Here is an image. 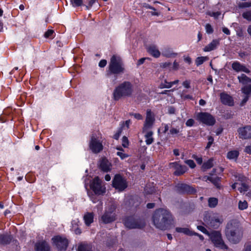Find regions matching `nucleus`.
Returning <instances> with one entry per match:
<instances>
[{
    "instance_id": "nucleus-1",
    "label": "nucleus",
    "mask_w": 251,
    "mask_h": 251,
    "mask_svg": "<svg viewBox=\"0 0 251 251\" xmlns=\"http://www.w3.org/2000/svg\"><path fill=\"white\" fill-rule=\"evenodd\" d=\"M125 72V65L122 58L120 56L113 55L110 59L106 70V76L107 77L112 75L117 76L123 74Z\"/></svg>"
},
{
    "instance_id": "nucleus-2",
    "label": "nucleus",
    "mask_w": 251,
    "mask_h": 251,
    "mask_svg": "<svg viewBox=\"0 0 251 251\" xmlns=\"http://www.w3.org/2000/svg\"><path fill=\"white\" fill-rule=\"evenodd\" d=\"M133 84L128 81H124L117 86L113 92V99L118 101L121 99L131 97L133 93Z\"/></svg>"
},
{
    "instance_id": "nucleus-3",
    "label": "nucleus",
    "mask_w": 251,
    "mask_h": 251,
    "mask_svg": "<svg viewBox=\"0 0 251 251\" xmlns=\"http://www.w3.org/2000/svg\"><path fill=\"white\" fill-rule=\"evenodd\" d=\"M226 234L228 240L231 243L236 244L241 239L243 235L242 229L239 226V222L230 221L226 225Z\"/></svg>"
},
{
    "instance_id": "nucleus-4",
    "label": "nucleus",
    "mask_w": 251,
    "mask_h": 251,
    "mask_svg": "<svg viewBox=\"0 0 251 251\" xmlns=\"http://www.w3.org/2000/svg\"><path fill=\"white\" fill-rule=\"evenodd\" d=\"M196 119L200 122L209 126H212L216 123L215 117L206 112H200L197 113Z\"/></svg>"
},
{
    "instance_id": "nucleus-5",
    "label": "nucleus",
    "mask_w": 251,
    "mask_h": 251,
    "mask_svg": "<svg viewBox=\"0 0 251 251\" xmlns=\"http://www.w3.org/2000/svg\"><path fill=\"white\" fill-rule=\"evenodd\" d=\"M176 191L180 195H193L197 192L193 186L184 183H178L175 186Z\"/></svg>"
},
{
    "instance_id": "nucleus-6",
    "label": "nucleus",
    "mask_w": 251,
    "mask_h": 251,
    "mask_svg": "<svg viewBox=\"0 0 251 251\" xmlns=\"http://www.w3.org/2000/svg\"><path fill=\"white\" fill-rule=\"evenodd\" d=\"M127 182L120 174H117L114 176L112 180V186L119 191H123L127 187Z\"/></svg>"
},
{
    "instance_id": "nucleus-7",
    "label": "nucleus",
    "mask_w": 251,
    "mask_h": 251,
    "mask_svg": "<svg viewBox=\"0 0 251 251\" xmlns=\"http://www.w3.org/2000/svg\"><path fill=\"white\" fill-rule=\"evenodd\" d=\"M172 215L167 208H159L153 212L151 220H172Z\"/></svg>"
},
{
    "instance_id": "nucleus-8",
    "label": "nucleus",
    "mask_w": 251,
    "mask_h": 251,
    "mask_svg": "<svg viewBox=\"0 0 251 251\" xmlns=\"http://www.w3.org/2000/svg\"><path fill=\"white\" fill-rule=\"evenodd\" d=\"M51 240L53 245L59 251H66L69 245L68 240L66 237L60 235L52 237Z\"/></svg>"
},
{
    "instance_id": "nucleus-9",
    "label": "nucleus",
    "mask_w": 251,
    "mask_h": 251,
    "mask_svg": "<svg viewBox=\"0 0 251 251\" xmlns=\"http://www.w3.org/2000/svg\"><path fill=\"white\" fill-rule=\"evenodd\" d=\"M209 235L216 247L224 250L227 249V247L222 239L221 234L219 231H213Z\"/></svg>"
},
{
    "instance_id": "nucleus-10",
    "label": "nucleus",
    "mask_w": 251,
    "mask_h": 251,
    "mask_svg": "<svg viewBox=\"0 0 251 251\" xmlns=\"http://www.w3.org/2000/svg\"><path fill=\"white\" fill-rule=\"evenodd\" d=\"M90 187L96 195H102L105 192V188H102L101 181L99 176L94 178L90 184Z\"/></svg>"
},
{
    "instance_id": "nucleus-11",
    "label": "nucleus",
    "mask_w": 251,
    "mask_h": 251,
    "mask_svg": "<svg viewBox=\"0 0 251 251\" xmlns=\"http://www.w3.org/2000/svg\"><path fill=\"white\" fill-rule=\"evenodd\" d=\"M155 122L154 115L151 109L147 111L146 118L143 127V132L145 133L149 129L151 128Z\"/></svg>"
},
{
    "instance_id": "nucleus-12",
    "label": "nucleus",
    "mask_w": 251,
    "mask_h": 251,
    "mask_svg": "<svg viewBox=\"0 0 251 251\" xmlns=\"http://www.w3.org/2000/svg\"><path fill=\"white\" fill-rule=\"evenodd\" d=\"M89 148L92 151L95 153H98L103 150L102 143L93 136L91 137Z\"/></svg>"
},
{
    "instance_id": "nucleus-13",
    "label": "nucleus",
    "mask_w": 251,
    "mask_h": 251,
    "mask_svg": "<svg viewBox=\"0 0 251 251\" xmlns=\"http://www.w3.org/2000/svg\"><path fill=\"white\" fill-rule=\"evenodd\" d=\"M237 132L240 139L243 140L251 139V126L247 125L239 127Z\"/></svg>"
},
{
    "instance_id": "nucleus-14",
    "label": "nucleus",
    "mask_w": 251,
    "mask_h": 251,
    "mask_svg": "<svg viewBox=\"0 0 251 251\" xmlns=\"http://www.w3.org/2000/svg\"><path fill=\"white\" fill-rule=\"evenodd\" d=\"M124 225L128 229L142 228L145 226V221H124Z\"/></svg>"
},
{
    "instance_id": "nucleus-15",
    "label": "nucleus",
    "mask_w": 251,
    "mask_h": 251,
    "mask_svg": "<svg viewBox=\"0 0 251 251\" xmlns=\"http://www.w3.org/2000/svg\"><path fill=\"white\" fill-rule=\"evenodd\" d=\"M170 165L175 169L174 175L176 176H181L188 170L186 166L180 165L178 162L171 163Z\"/></svg>"
},
{
    "instance_id": "nucleus-16",
    "label": "nucleus",
    "mask_w": 251,
    "mask_h": 251,
    "mask_svg": "<svg viewBox=\"0 0 251 251\" xmlns=\"http://www.w3.org/2000/svg\"><path fill=\"white\" fill-rule=\"evenodd\" d=\"M220 100L221 102L226 105L232 106L234 105L233 98L226 93L223 92L220 94Z\"/></svg>"
},
{
    "instance_id": "nucleus-17",
    "label": "nucleus",
    "mask_w": 251,
    "mask_h": 251,
    "mask_svg": "<svg viewBox=\"0 0 251 251\" xmlns=\"http://www.w3.org/2000/svg\"><path fill=\"white\" fill-rule=\"evenodd\" d=\"M111 163L108 161L106 157L102 158L100 160L99 164V168L104 172H110L111 170Z\"/></svg>"
},
{
    "instance_id": "nucleus-18",
    "label": "nucleus",
    "mask_w": 251,
    "mask_h": 251,
    "mask_svg": "<svg viewBox=\"0 0 251 251\" xmlns=\"http://www.w3.org/2000/svg\"><path fill=\"white\" fill-rule=\"evenodd\" d=\"M115 210L114 206H111L108 210H105L104 214L101 217V220H116L114 213Z\"/></svg>"
},
{
    "instance_id": "nucleus-19",
    "label": "nucleus",
    "mask_w": 251,
    "mask_h": 251,
    "mask_svg": "<svg viewBox=\"0 0 251 251\" xmlns=\"http://www.w3.org/2000/svg\"><path fill=\"white\" fill-rule=\"evenodd\" d=\"M232 68L236 72H243L247 74L250 73V70L245 65L241 64L238 61H235L232 64Z\"/></svg>"
},
{
    "instance_id": "nucleus-20",
    "label": "nucleus",
    "mask_w": 251,
    "mask_h": 251,
    "mask_svg": "<svg viewBox=\"0 0 251 251\" xmlns=\"http://www.w3.org/2000/svg\"><path fill=\"white\" fill-rule=\"evenodd\" d=\"M35 250L36 251H49L50 247L46 241H43L36 243Z\"/></svg>"
},
{
    "instance_id": "nucleus-21",
    "label": "nucleus",
    "mask_w": 251,
    "mask_h": 251,
    "mask_svg": "<svg viewBox=\"0 0 251 251\" xmlns=\"http://www.w3.org/2000/svg\"><path fill=\"white\" fill-rule=\"evenodd\" d=\"M219 41L217 39H213L209 44L205 46L203 51L209 52L216 49L217 46L219 44Z\"/></svg>"
},
{
    "instance_id": "nucleus-22",
    "label": "nucleus",
    "mask_w": 251,
    "mask_h": 251,
    "mask_svg": "<svg viewBox=\"0 0 251 251\" xmlns=\"http://www.w3.org/2000/svg\"><path fill=\"white\" fill-rule=\"evenodd\" d=\"M239 155V152L237 150H232L227 152L226 154L227 159L230 160L236 161Z\"/></svg>"
},
{
    "instance_id": "nucleus-23",
    "label": "nucleus",
    "mask_w": 251,
    "mask_h": 251,
    "mask_svg": "<svg viewBox=\"0 0 251 251\" xmlns=\"http://www.w3.org/2000/svg\"><path fill=\"white\" fill-rule=\"evenodd\" d=\"M148 52L151 54L152 56L158 58L160 55V52L159 50L156 48L155 46L152 45L148 47Z\"/></svg>"
},
{
    "instance_id": "nucleus-24",
    "label": "nucleus",
    "mask_w": 251,
    "mask_h": 251,
    "mask_svg": "<svg viewBox=\"0 0 251 251\" xmlns=\"http://www.w3.org/2000/svg\"><path fill=\"white\" fill-rule=\"evenodd\" d=\"M163 56L170 58L175 57L177 55V53L174 52L173 49L170 48H165L162 52Z\"/></svg>"
},
{
    "instance_id": "nucleus-25",
    "label": "nucleus",
    "mask_w": 251,
    "mask_h": 251,
    "mask_svg": "<svg viewBox=\"0 0 251 251\" xmlns=\"http://www.w3.org/2000/svg\"><path fill=\"white\" fill-rule=\"evenodd\" d=\"M167 221H152L156 227L162 230H165L167 229Z\"/></svg>"
},
{
    "instance_id": "nucleus-26",
    "label": "nucleus",
    "mask_w": 251,
    "mask_h": 251,
    "mask_svg": "<svg viewBox=\"0 0 251 251\" xmlns=\"http://www.w3.org/2000/svg\"><path fill=\"white\" fill-rule=\"evenodd\" d=\"M207 180L210 181L212 183H213L214 186L218 189H220L221 187L220 181L221 178L216 176L215 177H213L211 176H207Z\"/></svg>"
},
{
    "instance_id": "nucleus-27",
    "label": "nucleus",
    "mask_w": 251,
    "mask_h": 251,
    "mask_svg": "<svg viewBox=\"0 0 251 251\" xmlns=\"http://www.w3.org/2000/svg\"><path fill=\"white\" fill-rule=\"evenodd\" d=\"M213 158H209L207 161L204 162L201 166V170L203 171L209 169L213 166Z\"/></svg>"
},
{
    "instance_id": "nucleus-28",
    "label": "nucleus",
    "mask_w": 251,
    "mask_h": 251,
    "mask_svg": "<svg viewBox=\"0 0 251 251\" xmlns=\"http://www.w3.org/2000/svg\"><path fill=\"white\" fill-rule=\"evenodd\" d=\"M145 132H146L145 135V137L146 138V141H145L147 145H150L154 141V139L152 137V135H153V133L151 130H150V131L147 130Z\"/></svg>"
},
{
    "instance_id": "nucleus-29",
    "label": "nucleus",
    "mask_w": 251,
    "mask_h": 251,
    "mask_svg": "<svg viewBox=\"0 0 251 251\" xmlns=\"http://www.w3.org/2000/svg\"><path fill=\"white\" fill-rule=\"evenodd\" d=\"M177 232L183 233L189 236H192L193 234H196V233L190 230L188 228L186 227H176V228Z\"/></svg>"
},
{
    "instance_id": "nucleus-30",
    "label": "nucleus",
    "mask_w": 251,
    "mask_h": 251,
    "mask_svg": "<svg viewBox=\"0 0 251 251\" xmlns=\"http://www.w3.org/2000/svg\"><path fill=\"white\" fill-rule=\"evenodd\" d=\"M12 239L11 235H0V244L6 245L9 244Z\"/></svg>"
},
{
    "instance_id": "nucleus-31",
    "label": "nucleus",
    "mask_w": 251,
    "mask_h": 251,
    "mask_svg": "<svg viewBox=\"0 0 251 251\" xmlns=\"http://www.w3.org/2000/svg\"><path fill=\"white\" fill-rule=\"evenodd\" d=\"M238 79L239 82L243 84H246L248 83H251V78L244 74H242L240 76H238Z\"/></svg>"
},
{
    "instance_id": "nucleus-32",
    "label": "nucleus",
    "mask_w": 251,
    "mask_h": 251,
    "mask_svg": "<svg viewBox=\"0 0 251 251\" xmlns=\"http://www.w3.org/2000/svg\"><path fill=\"white\" fill-rule=\"evenodd\" d=\"M145 192L147 195H151L154 193L156 189L153 186L151 185H147L145 188Z\"/></svg>"
},
{
    "instance_id": "nucleus-33",
    "label": "nucleus",
    "mask_w": 251,
    "mask_h": 251,
    "mask_svg": "<svg viewBox=\"0 0 251 251\" xmlns=\"http://www.w3.org/2000/svg\"><path fill=\"white\" fill-rule=\"evenodd\" d=\"M208 206L211 208L215 207L218 202V200L217 198L211 197L208 199Z\"/></svg>"
},
{
    "instance_id": "nucleus-34",
    "label": "nucleus",
    "mask_w": 251,
    "mask_h": 251,
    "mask_svg": "<svg viewBox=\"0 0 251 251\" xmlns=\"http://www.w3.org/2000/svg\"><path fill=\"white\" fill-rule=\"evenodd\" d=\"M171 87V82H168L167 79H164L163 81H162L158 86L160 89L170 88Z\"/></svg>"
},
{
    "instance_id": "nucleus-35",
    "label": "nucleus",
    "mask_w": 251,
    "mask_h": 251,
    "mask_svg": "<svg viewBox=\"0 0 251 251\" xmlns=\"http://www.w3.org/2000/svg\"><path fill=\"white\" fill-rule=\"evenodd\" d=\"M208 59V57L206 56H201L198 57L195 60L196 65L197 66H199L200 65L202 64L203 62L206 61Z\"/></svg>"
},
{
    "instance_id": "nucleus-36",
    "label": "nucleus",
    "mask_w": 251,
    "mask_h": 251,
    "mask_svg": "<svg viewBox=\"0 0 251 251\" xmlns=\"http://www.w3.org/2000/svg\"><path fill=\"white\" fill-rule=\"evenodd\" d=\"M77 251H92L90 246L87 244H80L79 245Z\"/></svg>"
},
{
    "instance_id": "nucleus-37",
    "label": "nucleus",
    "mask_w": 251,
    "mask_h": 251,
    "mask_svg": "<svg viewBox=\"0 0 251 251\" xmlns=\"http://www.w3.org/2000/svg\"><path fill=\"white\" fill-rule=\"evenodd\" d=\"M242 92L246 95L249 96L251 94V84L245 85L242 88Z\"/></svg>"
},
{
    "instance_id": "nucleus-38",
    "label": "nucleus",
    "mask_w": 251,
    "mask_h": 251,
    "mask_svg": "<svg viewBox=\"0 0 251 251\" xmlns=\"http://www.w3.org/2000/svg\"><path fill=\"white\" fill-rule=\"evenodd\" d=\"M54 31L52 29H48L44 34V37L46 38L53 39L54 37Z\"/></svg>"
},
{
    "instance_id": "nucleus-39",
    "label": "nucleus",
    "mask_w": 251,
    "mask_h": 251,
    "mask_svg": "<svg viewBox=\"0 0 251 251\" xmlns=\"http://www.w3.org/2000/svg\"><path fill=\"white\" fill-rule=\"evenodd\" d=\"M70 1L74 7L85 6L83 3V0H70Z\"/></svg>"
},
{
    "instance_id": "nucleus-40",
    "label": "nucleus",
    "mask_w": 251,
    "mask_h": 251,
    "mask_svg": "<svg viewBox=\"0 0 251 251\" xmlns=\"http://www.w3.org/2000/svg\"><path fill=\"white\" fill-rule=\"evenodd\" d=\"M242 17L249 22H251V10L244 12L242 14Z\"/></svg>"
},
{
    "instance_id": "nucleus-41",
    "label": "nucleus",
    "mask_w": 251,
    "mask_h": 251,
    "mask_svg": "<svg viewBox=\"0 0 251 251\" xmlns=\"http://www.w3.org/2000/svg\"><path fill=\"white\" fill-rule=\"evenodd\" d=\"M208 142L205 147V150H208L211 147L212 145L214 144V138L212 136H208L207 137Z\"/></svg>"
},
{
    "instance_id": "nucleus-42",
    "label": "nucleus",
    "mask_w": 251,
    "mask_h": 251,
    "mask_svg": "<svg viewBox=\"0 0 251 251\" xmlns=\"http://www.w3.org/2000/svg\"><path fill=\"white\" fill-rule=\"evenodd\" d=\"M248 202L246 201H240L238 203V208L240 210L246 209L248 207Z\"/></svg>"
},
{
    "instance_id": "nucleus-43",
    "label": "nucleus",
    "mask_w": 251,
    "mask_h": 251,
    "mask_svg": "<svg viewBox=\"0 0 251 251\" xmlns=\"http://www.w3.org/2000/svg\"><path fill=\"white\" fill-rule=\"evenodd\" d=\"M94 214L93 212H86L84 216L83 220H94Z\"/></svg>"
},
{
    "instance_id": "nucleus-44",
    "label": "nucleus",
    "mask_w": 251,
    "mask_h": 251,
    "mask_svg": "<svg viewBox=\"0 0 251 251\" xmlns=\"http://www.w3.org/2000/svg\"><path fill=\"white\" fill-rule=\"evenodd\" d=\"M206 32L210 34L213 33L214 29L211 25L210 24H206L205 26Z\"/></svg>"
},
{
    "instance_id": "nucleus-45",
    "label": "nucleus",
    "mask_w": 251,
    "mask_h": 251,
    "mask_svg": "<svg viewBox=\"0 0 251 251\" xmlns=\"http://www.w3.org/2000/svg\"><path fill=\"white\" fill-rule=\"evenodd\" d=\"M251 6V2H240L238 4V7L239 8H244L250 7Z\"/></svg>"
},
{
    "instance_id": "nucleus-46",
    "label": "nucleus",
    "mask_w": 251,
    "mask_h": 251,
    "mask_svg": "<svg viewBox=\"0 0 251 251\" xmlns=\"http://www.w3.org/2000/svg\"><path fill=\"white\" fill-rule=\"evenodd\" d=\"M185 163L188 165L191 169H194L196 167V165L195 162L192 159H188L185 161Z\"/></svg>"
},
{
    "instance_id": "nucleus-47",
    "label": "nucleus",
    "mask_w": 251,
    "mask_h": 251,
    "mask_svg": "<svg viewBox=\"0 0 251 251\" xmlns=\"http://www.w3.org/2000/svg\"><path fill=\"white\" fill-rule=\"evenodd\" d=\"M122 146L124 148H127L129 146V141L127 137L124 136L122 138Z\"/></svg>"
},
{
    "instance_id": "nucleus-48",
    "label": "nucleus",
    "mask_w": 251,
    "mask_h": 251,
    "mask_svg": "<svg viewBox=\"0 0 251 251\" xmlns=\"http://www.w3.org/2000/svg\"><path fill=\"white\" fill-rule=\"evenodd\" d=\"M192 158L194 159L199 165H201L202 163V158L201 156H198L196 154H193Z\"/></svg>"
},
{
    "instance_id": "nucleus-49",
    "label": "nucleus",
    "mask_w": 251,
    "mask_h": 251,
    "mask_svg": "<svg viewBox=\"0 0 251 251\" xmlns=\"http://www.w3.org/2000/svg\"><path fill=\"white\" fill-rule=\"evenodd\" d=\"M180 132V129L178 128V126H177L176 128L172 127L170 130V133L174 135V134H177Z\"/></svg>"
},
{
    "instance_id": "nucleus-50",
    "label": "nucleus",
    "mask_w": 251,
    "mask_h": 251,
    "mask_svg": "<svg viewBox=\"0 0 251 251\" xmlns=\"http://www.w3.org/2000/svg\"><path fill=\"white\" fill-rule=\"evenodd\" d=\"M236 35L237 36L242 37L244 36L243 29L241 27L239 26L236 29Z\"/></svg>"
},
{
    "instance_id": "nucleus-51",
    "label": "nucleus",
    "mask_w": 251,
    "mask_h": 251,
    "mask_svg": "<svg viewBox=\"0 0 251 251\" xmlns=\"http://www.w3.org/2000/svg\"><path fill=\"white\" fill-rule=\"evenodd\" d=\"M116 154L117 156H119L122 160H123L129 156L128 154L123 153L121 151L117 152Z\"/></svg>"
},
{
    "instance_id": "nucleus-52",
    "label": "nucleus",
    "mask_w": 251,
    "mask_h": 251,
    "mask_svg": "<svg viewBox=\"0 0 251 251\" xmlns=\"http://www.w3.org/2000/svg\"><path fill=\"white\" fill-rule=\"evenodd\" d=\"M207 222H210L209 226H208V228H210L211 227L215 228V224H216V225L217 226L218 224H220V221H206Z\"/></svg>"
},
{
    "instance_id": "nucleus-53",
    "label": "nucleus",
    "mask_w": 251,
    "mask_h": 251,
    "mask_svg": "<svg viewBox=\"0 0 251 251\" xmlns=\"http://www.w3.org/2000/svg\"><path fill=\"white\" fill-rule=\"evenodd\" d=\"M195 124V121L193 119H189L187 120L185 123V125L187 126L191 127L194 126Z\"/></svg>"
},
{
    "instance_id": "nucleus-54",
    "label": "nucleus",
    "mask_w": 251,
    "mask_h": 251,
    "mask_svg": "<svg viewBox=\"0 0 251 251\" xmlns=\"http://www.w3.org/2000/svg\"><path fill=\"white\" fill-rule=\"evenodd\" d=\"M122 131V128H120L113 136V138L115 140H118Z\"/></svg>"
},
{
    "instance_id": "nucleus-55",
    "label": "nucleus",
    "mask_w": 251,
    "mask_h": 251,
    "mask_svg": "<svg viewBox=\"0 0 251 251\" xmlns=\"http://www.w3.org/2000/svg\"><path fill=\"white\" fill-rule=\"evenodd\" d=\"M172 63L169 62H166L162 63L161 65V67L163 68H169L170 70H171Z\"/></svg>"
},
{
    "instance_id": "nucleus-56",
    "label": "nucleus",
    "mask_w": 251,
    "mask_h": 251,
    "mask_svg": "<svg viewBox=\"0 0 251 251\" xmlns=\"http://www.w3.org/2000/svg\"><path fill=\"white\" fill-rule=\"evenodd\" d=\"M130 116H133L136 119L141 120L143 119V116L140 113H130Z\"/></svg>"
},
{
    "instance_id": "nucleus-57",
    "label": "nucleus",
    "mask_w": 251,
    "mask_h": 251,
    "mask_svg": "<svg viewBox=\"0 0 251 251\" xmlns=\"http://www.w3.org/2000/svg\"><path fill=\"white\" fill-rule=\"evenodd\" d=\"M97 0H89L88 5H85L86 10H89Z\"/></svg>"
},
{
    "instance_id": "nucleus-58",
    "label": "nucleus",
    "mask_w": 251,
    "mask_h": 251,
    "mask_svg": "<svg viewBox=\"0 0 251 251\" xmlns=\"http://www.w3.org/2000/svg\"><path fill=\"white\" fill-rule=\"evenodd\" d=\"M198 229L202 232L203 233H205L207 235H209L210 234L208 232V231L206 230V229L203 226H197Z\"/></svg>"
},
{
    "instance_id": "nucleus-59",
    "label": "nucleus",
    "mask_w": 251,
    "mask_h": 251,
    "mask_svg": "<svg viewBox=\"0 0 251 251\" xmlns=\"http://www.w3.org/2000/svg\"><path fill=\"white\" fill-rule=\"evenodd\" d=\"M107 64V61L105 59H101L99 63V66L100 68L104 67Z\"/></svg>"
},
{
    "instance_id": "nucleus-60",
    "label": "nucleus",
    "mask_w": 251,
    "mask_h": 251,
    "mask_svg": "<svg viewBox=\"0 0 251 251\" xmlns=\"http://www.w3.org/2000/svg\"><path fill=\"white\" fill-rule=\"evenodd\" d=\"M176 112V108L173 106H169L168 108V112L170 114H174Z\"/></svg>"
},
{
    "instance_id": "nucleus-61",
    "label": "nucleus",
    "mask_w": 251,
    "mask_h": 251,
    "mask_svg": "<svg viewBox=\"0 0 251 251\" xmlns=\"http://www.w3.org/2000/svg\"><path fill=\"white\" fill-rule=\"evenodd\" d=\"M179 64L175 60L174 62L173 65L171 66V70L176 71L178 69Z\"/></svg>"
},
{
    "instance_id": "nucleus-62",
    "label": "nucleus",
    "mask_w": 251,
    "mask_h": 251,
    "mask_svg": "<svg viewBox=\"0 0 251 251\" xmlns=\"http://www.w3.org/2000/svg\"><path fill=\"white\" fill-rule=\"evenodd\" d=\"M143 7L146 8L147 9H151L153 11L156 10V9L154 7H152V6L150 5L149 4L147 3H144L143 4Z\"/></svg>"
},
{
    "instance_id": "nucleus-63",
    "label": "nucleus",
    "mask_w": 251,
    "mask_h": 251,
    "mask_svg": "<svg viewBox=\"0 0 251 251\" xmlns=\"http://www.w3.org/2000/svg\"><path fill=\"white\" fill-rule=\"evenodd\" d=\"M244 151L249 154H251V143L250 145L247 146L244 150Z\"/></svg>"
},
{
    "instance_id": "nucleus-64",
    "label": "nucleus",
    "mask_w": 251,
    "mask_h": 251,
    "mask_svg": "<svg viewBox=\"0 0 251 251\" xmlns=\"http://www.w3.org/2000/svg\"><path fill=\"white\" fill-rule=\"evenodd\" d=\"M182 85L185 88L187 89L190 88V82L189 80H185L183 81Z\"/></svg>"
}]
</instances>
